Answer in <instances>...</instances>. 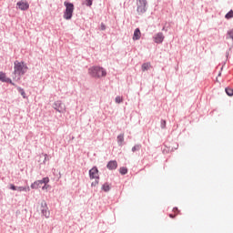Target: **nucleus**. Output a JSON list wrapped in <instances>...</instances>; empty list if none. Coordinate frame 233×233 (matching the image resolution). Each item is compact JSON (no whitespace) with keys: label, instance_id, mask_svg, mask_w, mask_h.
Here are the masks:
<instances>
[{"label":"nucleus","instance_id":"obj_9","mask_svg":"<svg viewBox=\"0 0 233 233\" xmlns=\"http://www.w3.org/2000/svg\"><path fill=\"white\" fill-rule=\"evenodd\" d=\"M154 41L157 44H161L163 41H165V35H163V33H158L155 35Z\"/></svg>","mask_w":233,"mask_h":233},{"label":"nucleus","instance_id":"obj_8","mask_svg":"<svg viewBox=\"0 0 233 233\" xmlns=\"http://www.w3.org/2000/svg\"><path fill=\"white\" fill-rule=\"evenodd\" d=\"M89 177L91 179H99V170H97V167H93L89 170Z\"/></svg>","mask_w":233,"mask_h":233},{"label":"nucleus","instance_id":"obj_10","mask_svg":"<svg viewBox=\"0 0 233 233\" xmlns=\"http://www.w3.org/2000/svg\"><path fill=\"white\" fill-rule=\"evenodd\" d=\"M106 167L108 170H116L117 168V161L116 160H111L107 163Z\"/></svg>","mask_w":233,"mask_h":233},{"label":"nucleus","instance_id":"obj_7","mask_svg":"<svg viewBox=\"0 0 233 233\" xmlns=\"http://www.w3.org/2000/svg\"><path fill=\"white\" fill-rule=\"evenodd\" d=\"M16 6L19 8V10H23V11L28 10V8H30V5L28 4V2L25 0H21L17 2Z\"/></svg>","mask_w":233,"mask_h":233},{"label":"nucleus","instance_id":"obj_29","mask_svg":"<svg viewBox=\"0 0 233 233\" xmlns=\"http://www.w3.org/2000/svg\"><path fill=\"white\" fill-rule=\"evenodd\" d=\"M173 212H175L176 216H177V214H179V210L177 209V208H173Z\"/></svg>","mask_w":233,"mask_h":233},{"label":"nucleus","instance_id":"obj_24","mask_svg":"<svg viewBox=\"0 0 233 233\" xmlns=\"http://www.w3.org/2000/svg\"><path fill=\"white\" fill-rule=\"evenodd\" d=\"M138 5H140V6H147V0H139Z\"/></svg>","mask_w":233,"mask_h":233},{"label":"nucleus","instance_id":"obj_28","mask_svg":"<svg viewBox=\"0 0 233 233\" xmlns=\"http://www.w3.org/2000/svg\"><path fill=\"white\" fill-rule=\"evenodd\" d=\"M166 127H167V121L163 120L161 124V127L166 128Z\"/></svg>","mask_w":233,"mask_h":233},{"label":"nucleus","instance_id":"obj_4","mask_svg":"<svg viewBox=\"0 0 233 233\" xmlns=\"http://www.w3.org/2000/svg\"><path fill=\"white\" fill-rule=\"evenodd\" d=\"M40 211H41V214L45 216V218H50V210H48V206L46 205V201L41 202Z\"/></svg>","mask_w":233,"mask_h":233},{"label":"nucleus","instance_id":"obj_14","mask_svg":"<svg viewBox=\"0 0 233 233\" xmlns=\"http://www.w3.org/2000/svg\"><path fill=\"white\" fill-rule=\"evenodd\" d=\"M0 81H3V83H8V78H6V75L3 72H0Z\"/></svg>","mask_w":233,"mask_h":233},{"label":"nucleus","instance_id":"obj_22","mask_svg":"<svg viewBox=\"0 0 233 233\" xmlns=\"http://www.w3.org/2000/svg\"><path fill=\"white\" fill-rule=\"evenodd\" d=\"M141 148V145H137L132 147V152H136Z\"/></svg>","mask_w":233,"mask_h":233},{"label":"nucleus","instance_id":"obj_5","mask_svg":"<svg viewBox=\"0 0 233 233\" xmlns=\"http://www.w3.org/2000/svg\"><path fill=\"white\" fill-rule=\"evenodd\" d=\"M50 182V178L48 177H44L42 180H36L35 181L32 185H31V188L34 189H37L41 187V185H43V183H49Z\"/></svg>","mask_w":233,"mask_h":233},{"label":"nucleus","instance_id":"obj_23","mask_svg":"<svg viewBox=\"0 0 233 233\" xmlns=\"http://www.w3.org/2000/svg\"><path fill=\"white\" fill-rule=\"evenodd\" d=\"M116 103H123V97L122 96H116L115 98Z\"/></svg>","mask_w":233,"mask_h":233},{"label":"nucleus","instance_id":"obj_11","mask_svg":"<svg viewBox=\"0 0 233 233\" xmlns=\"http://www.w3.org/2000/svg\"><path fill=\"white\" fill-rule=\"evenodd\" d=\"M141 39V30L139 28L135 29L134 35H133V41H139Z\"/></svg>","mask_w":233,"mask_h":233},{"label":"nucleus","instance_id":"obj_1","mask_svg":"<svg viewBox=\"0 0 233 233\" xmlns=\"http://www.w3.org/2000/svg\"><path fill=\"white\" fill-rule=\"evenodd\" d=\"M88 74H90L92 77L99 79L106 76V70L99 66H94L88 69Z\"/></svg>","mask_w":233,"mask_h":233},{"label":"nucleus","instance_id":"obj_30","mask_svg":"<svg viewBox=\"0 0 233 233\" xmlns=\"http://www.w3.org/2000/svg\"><path fill=\"white\" fill-rule=\"evenodd\" d=\"M106 26L105 25V24H101L100 25V30H106Z\"/></svg>","mask_w":233,"mask_h":233},{"label":"nucleus","instance_id":"obj_17","mask_svg":"<svg viewBox=\"0 0 233 233\" xmlns=\"http://www.w3.org/2000/svg\"><path fill=\"white\" fill-rule=\"evenodd\" d=\"M150 68V63H145L142 65V70L145 72L146 70H148Z\"/></svg>","mask_w":233,"mask_h":233},{"label":"nucleus","instance_id":"obj_26","mask_svg":"<svg viewBox=\"0 0 233 233\" xmlns=\"http://www.w3.org/2000/svg\"><path fill=\"white\" fill-rule=\"evenodd\" d=\"M50 188V185L48 183H44V186L42 187V190H48Z\"/></svg>","mask_w":233,"mask_h":233},{"label":"nucleus","instance_id":"obj_21","mask_svg":"<svg viewBox=\"0 0 233 233\" xmlns=\"http://www.w3.org/2000/svg\"><path fill=\"white\" fill-rule=\"evenodd\" d=\"M233 17V11L230 10L227 15H226V19H232Z\"/></svg>","mask_w":233,"mask_h":233},{"label":"nucleus","instance_id":"obj_27","mask_svg":"<svg viewBox=\"0 0 233 233\" xmlns=\"http://www.w3.org/2000/svg\"><path fill=\"white\" fill-rule=\"evenodd\" d=\"M86 6H92V0H86Z\"/></svg>","mask_w":233,"mask_h":233},{"label":"nucleus","instance_id":"obj_32","mask_svg":"<svg viewBox=\"0 0 233 233\" xmlns=\"http://www.w3.org/2000/svg\"><path fill=\"white\" fill-rule=\"evenodd\" d=\"M169 218H171L172 219H174V218H176V214H175V215L170 214V215H169Z\"/></svg>","mask_w":233,"mask_h":233},{"label":"nucleus","instance_id":"obj_15","mask_svg":"<svg viewBox=\"0 0 233 233\" xmlns=\"http://www.w3.org/2000/svg\"><path fill=\"white\" fill-rule=\"evenodd\" d=\"M123 141H125V135H118L117 136V143L122 146L123 145Z\"/></svg>","mask_w":233,"mask_h":233},{"label":"nucleus","instance_id":"obj_6","mask_svg":"<svg viewBox=\"0 0 233 233\" xmlns=\"http://www.w3.org/2000/svg\"><path fill=\"white\" fill-rule=\"evenodd\" d=\"M54 109L57 110V112H65L66 110V106H65V104H63V102L61 101H56L54 104Z\"/></svg>","mask_w":233,"mask_h":233},{"label":"nucleus","instance_id":"obj_13","mask_svg":"<svg viewBox=\"0 0 233 233\" xmlns=\"http://www.w3.org/2000/svg\"><path fill=\"white\" fill-rule=\"evenodd\" d=\"M16 190H18V192H30V187H18Z\"/></svg>","mask_w":233,"mask_h":233},{"label":"nucleus","instance_id":"obj_31","mask_svg":"<svg viewBox=\"0 0 233 233\" xmlns=\"http://www.w3.org/2000/svg\"><path fill=\"white\" fill-rule=\"evenodd\" d=\"M10 188H11V190H17V187L15 186H14V185H11Z\"/></svg>","mask_w":233,"mask_h":233},{"label":"nucleus","instance_id":"obj_16","mask_svg":"<svg viewBox=\"0 0 233 233\" xmlns=\"http://www.w3.org/2000/svg\"><path fill=\"white\" fill-rule=\"evenodd\" d=\"M102 190H104V192H110V184L105 183L102 186Z\"/></svg>","mask_w":233,"mask_h":233},{"label":"nucleus","instance_id":"obj_3","mask_svg":"<svg viewBox=\"0 0 233 233\" xmlns=\"http://www.w3.org/2000/svg\"><path fill=\"white\" fill-rule=\"evenodd\" d=\"M64 5L66 6V10L64 12V19L70 21V19H72V15H74V4L64 2Z\"/></svg>","mask_w":233,"mask_h":233},{"label":"nucleus","instance_id":"obj_20","mask_svg":"<svg viewBox=\"0 0 233 233\" xmlns=\"http://www.w3.org/2000/svg\"><path fill=\"white\" fill-rule=\"evenodd\" d=\"M18 92L21 94L24 99L26 97V93H25V89L18 87Z\"/></svg>","mask_w":233,"mask_h":233},{"label":"nucleus","instance_id":"obj_2","mask_svg":"<svg viewBox=\"0 0 233 233\" xmlns=\"http://www.w3.org/2000/svg\"><path fill=\"white\" fill-rule=\"evenodd\" d=\"M26 70H28V66L25 62H15V74H17V76H25V74H26Z\"/></svg>","mask_w":233,"mask_h":233},{"label":"nucleus","instance_id":"obj_12","mask_svg":"<svg viewBox=\"0 0 233 233\" xmlns=\"http://www.w3.org/2000/svg\"><path fill=\"white\" fill-rule=\"evenodd\" d=\"M137 11L138 14H145L147 12V5H138Z\"/></svg>","mask_w":233,"mask_h":233},{"label":"nucleus","instance_id":"obj_19","mask_svg":"<svg viewBox=\"0 0 233 233\" xmlns=\"http://www.w3.org/2000/svg\"><path fill=\"white\" fill-rule=\"evenodd\" d=\"M119 172L122 174V176H125V174L128 173V169L127 167H120Z\"/></svg>","mask_w":233,"mask_h":233},{"label":"nucleus","instance_id":"obj_18","mask_svg":"<svg viewBox=\"0 0 233 233\" xmlns=\"http://www.w3.org/2000/svg\"><path fill=\"white\" fill-rule=\"evenodd\" d=\"M226 94L229 96H233V89L230 88V87H226Z\"/></svg>","mask_w":233,"mask_h":233},{"label":"nucleus","instance_id":"obj_25","mask_svg":"<svg viewBox=\"0 0 233 233\" xmlns=\"http://www.w3.org/2000/svg\"><path fill=\"white\" fill-rule=\"evenodd\" d=\"M99 185V178H96L94 182H92L91 186L97 187Z\"/></svg>","mask_w":233,"mask_h":233}]
</instances>
